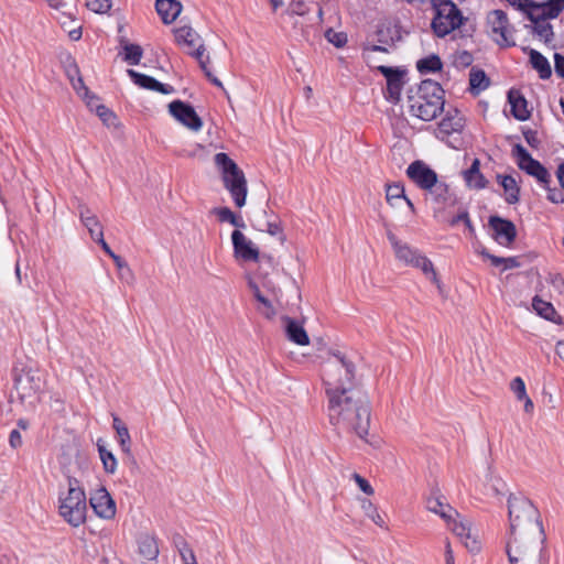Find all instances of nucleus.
Listing matches in <instances>:
<instances>
[{
  "mask_svg": "<svg viewBox=\"0 0 564 564\" xmlns=\"http://www.w3.org/2000/svg\"><path fill=\"white\" fill-rule=\"evenodd\" d=\"M510 532L506 552L510 564H550L546 534L538 508L525 497L508 500Z\"/></svg>",
  "mask_w": 564,
  "mask_h": 564,
  "instance_id": "nucleus-1",
  "label": "nucleus"
},
{
  "mask_svg": "<svg viewBox=\"0 0 564 564\" xmlns=\"http://www.w3.org/2000/svg\"><path fill=\"white\" fill-rule=\"evenodd\" d=\"M328 417L333 425L352 431L365 438L370 427V408L367 394L361 389L327 395Z\"/></svg>",
  "mask_w": 564,
  "mask_h": 564,
  "instance_id": "nucleus-2",
  "label": "nucleus"
},
{
  "mask_svg": "<svg viewBox=\"0 0 564 564\" xmlns=\"http://www.w3.org/2000/svg\"><path fill=\"white\" fill-rule=\"evenodd\" d=\"M87 497L78 479L68 477L67 489L58 494V514L74 528H78L86 522L87 518Z\"/></svg>",
  "mask_w": 564,
  "mask_h": 564,
  "instance_id": "nucleus-3",
  "label": "nucleus"
},
{
  "mask_svg": "<svg viewBox=\"0 0 564 564\" xmlns=\"http://www.w3.org/2000/svg\"><path fill=\"white\" fill-rule=\"evenodd\" d=\"M444 90L433 80H423L417 93L409 98L410 113L421 120L431 121L443 111Z\"/></svg>",
  "mask_w": 564,
  "mask_h": 564,
  "instance_id": "nucleus-4",
  "label": "nucleus"
},
{
  "mask_svg": "<svg viewBox=\"0 0 564 564\" xmlns=\"http://www.w3.org/2000/svg\"><path fill=\"white\" fill-rule=\"evenodd\" d=\"M355 365L344 355L337 352L325 362L323 381L326 395L346 391L347 388L357 389L354 384Z\"/></svg>",
  "mask_w": 564,
  "mask_h": 564,
  "instance_id": "nucleus-5",
  "label": "nucleus"
},
{
  "mask_svg": "<svg viewBox=\"0 0 564 564\" xmlns=\"http://www.w3.org/2000/svg\"><path fill=\"white\" fill-rule=\"evenodd\" d=\"M215 164L221 172L224 186L230 193L236 207L242 208L248 195L247 180L242 170L223 152L215 155Z\"/></svg>",
  "mask_w": 564,
  "mask_h": 564,
  "instance_id": "nucleus-6",
  "label": "nucleus"
},
{
  "mask_svg": "<svg viewBox=\"0 0 564 564\" xmlns=\"http://www.w3.org/2000/svg\"><path fill=\"white\" fill-rule=\"evenodd\" d=\"M13 388L22 405L34 409L40 402L42 379L40 372L31 367H14Z\"/></svg>",
  "mask_w": 564,
  "mask_h": 564,
  "instance_id": "nucleus-7",
  "label": "nucleus"
},
{
  "mask_svg": "<svg viewBox=\"0 0 564 564\" xmlns=\"http://www.w3.org/2000/svg\"><path fill=\"white\" fill-rule=\"evenodd\" d=\"M434 17L431 22L433 33L445 37L458 30L467 20L452 0H432Z\"/></svg>",
  "mask_w": 564,
  "mask_h": 564,
  "instance_id": "nucleus-8",
  "label": "nucleus"
},
{
  "mask_svg": "<svg viewBox=\"0 0 564 564\" xmlns=\"http://www.w3.org/2000/svg\"><path fill=\"white\" fill-rule=\"evenodd\" d=\"M387 237L399 261H402L406 265L420 269L427 279H430L438 289H441V281L438 280L434 265L429 258H426L417 249L412 248L408 243L399 240L393 232L388 231Z\"/></svg>",
  "mask_w": 564,
  "mask_h": 564,
  "instance_id": "nucleus-9",
  "label": "nucleus"
},
{
  "mask_svg": "<svg viewBox=\"0 0 564 564\" xmlns=\"http://www.w3.org/2000/svg\"><path fill=\"white\" fill-rule=\"evenodd\" d=\"M378 53H388V50L380 45H372L364 50V57L370 67L378 69L386 77L387 98L392 102H398L403 86V72L399 68L380 65L377 58Z\"/></svg>",
  "mask_w": 564,
  "mask_h": 564,
  "instance_id": "nucleus-10",
  "label": "nucleus"
},
{
  "mask_svg": "<svg viewBox=\"0 0 564 564\" xmlns=\"http://www.w3.org/2000/svg\"><path fill=\"white\" fill-rule=\"evenodd\" d=\"M175 41L178 45L185 47L186 52L194 56L198 63L200 68L204 70L205 75L218 87H221V82L212 76V73L207 68V62L209 61V56L205 58V47L199 34L193 30L191 26H181L174 31Z\"/></svg>",
  "mask_w": 564,
  "mask_h": 564,
  "instance_id": "nucleus-11",
  "label": "nucleus"
},
{
  "mask_svg": "<svg viewBox=\"0 0 564 564\" xmlns=\"http://www.w3.org/2000/svg\"><path fill=\"white\" fill-rule=\"evenodd\" d=\"M487 32L499 46H513V28L502 10H494L487 14Z\"/></svg>",
  "mask_w": 564,
  "mask_h": 564,
  "instance_id": "nucleus-12",
  "label": "nucleus"
},
{
  "mask_svg": "<svg viewBox=\"0 0 564 564\" xmlns=\"http://www.w3.org/2000/svg\"><path fill=\"white\" fill-rule=\"evenodd\" d=\"M512 155L522 171L535 177L544 185L550 183L551 175L547 170L539 161L534 160L523 145L514 144Z\"/></svg>",
  "mask_w": 564,
  "mask_h": 564,
  "instance_id": "nucleus-13",
  "label": "nucleus"
},
{
  "mask_svg": "<svg viewBox=\"0 0 564 564\" xmlns=\"http://www.w3.org/2000/svg\"><path fill=\"white\" fill-rule=\"evenodd\" d=\"M89 505L100 519L111 520L116 516V502L105 487H98L90 492Z\"/></svg>",
  "mask_w": 564,
  "mask_h": 564,
  "instance_id": "nucleus-14",
  "label": "nucleus"
},
{
  "mask_svg": "<svg viewBox=\"0 0 564 564\" xmlns=\"http://www.w3.org/2000/svg\"><path fill=\"white\" fill-rule=\"evenodd\" d=\"M170 113L184 127L197 132L203 127V120L195 109L182 100H174L169 105Z\"/></svg>",
  "mask_w": 564,
  "mask_h": 564,
  "instance_id": "nucleus-15",
  "label": "nucleus"
},
{
  "mask_svg": "<svg viewBox=\"0 0 564 564\" xmlns=\"http://www.w3.org/2000/svg\"><path fill=\"white\" fill-rule=\"evenodd\" d=\"M452 532L465 544L470 552H478L480 545L478 542L477 532L473 529L471 522L458 513L451 520Z\"/></svg>",
  "mask_w": 564,
  "mask_h": 564,
  "instance_id": "nucleus-16",
  "label": "nucleus"
},
{
  "mask_svg": "<svg viewBox=\"0 0 564 564\" xmlns=\"http://www.w3.org/2000/svg\"><path fill=\"white\" fill-rule=\"evenodd\" d=\"M231 241L234 247V257L238 261L257 262L260 253L257 246L240 230L236 229L231 234Z\"/></svg>",
  "mask_w": 564,
  "mask_h": 564,
  "instance_id": "nucleus-17",
  "label": "nucleus"
},
{
  "mask_svg": "<svg viewBox=\"0 0 564 564\" xmlns=\"http://www.w3.org/2000/svg\"><path fill=\"white\" fill-rule=\"evenodd\" d=\"M406 175L426 192L437 182V174L422 161L411 163L406 169Z\"/></svg>",
  "mask_w": 564,
  "mask_h": 564,
  "instance_id": "nucleus-18",
  "label": "nucleus"
},
{
  "mask_svg": "<svg viewBox=\"0 0 564 564\" xmlns=\"http://www.w3.org/2000/svg\"><path fill=\"white\" fill-rule=\"evenodd\" d=\"M489 225L494 230V237L498 243L509 246L517 236L516 226L510 221L498 216H491Z\"/></svg>",
  "mask_w": 564,
  "mask_h": 564,
  "instance_id": "nucleus-19",
  "label": "nucleus"
},
{
  "mask_svg": "<svg viewBox=\"0 0 564 564\" xmlns=\"http://www.w3.org/2000/svg\"><path fill=\"white\" fill-rule=\"evenodd\" d=\"M386 199L392 208H402L405 206L412 215L415 214L413 203L406 197L402 184L393 183L386 185Z\"/></svg>",
  "mask_w": 564,
  "mask_h": 564,
  "instance_id": "nucleus-20",
  "label": "nucleus"
},
{
  "mask_svg": "<svg viewBox=\"0 0 564 564\" xmlns=\"http://www.w3.org/2000/svg\"><path fill=\"white\" fill-rule=\"evenodd\" d=\"M564 11V0H547L542 3L533 2L529 19H555Z\"/></svg>",
  "mask_w": 564,
  "mask_h": 564,
  "instance_id": "nucleus-21",
  "label": "nucleus"
},
{
  "mask_svg": "<svg viewBox=\"0 0 564 564\" xmlns=\"http://www.w3.org/2000/svg\"><path fill=\"white\" fill-rule=\"evenodd\" d=\"M427 195L435 205L434 209L436 213H441L443 208L455 204V197L449 193L448 186L444 183L436 182L435 185L427 191Z\"/></svg>",
  "mask_w": 564,
  "mask_h": 564,
  "instance_id": "nucleus-22",
  "label": "nucleus"
},
{
  "mask_svg": "<svg viewBox=\"0 0 564 564\" xmlns=\"http://www.w3.org/2000/svg\"><path fill=\"white\" fill-rule=\"evenodd\" d=\"M128 75L135 85L144 89L159 91L163 95H170L174 93V88L172 86L162 84L151 76L138 73L133 69H128Z\"/></svg>",
  "mask_w": 564,
  "mask_h": 564,
  "instance_id": "nucleus-23",
  "label": "nucleus"
},
{
  "mask_svg": "<svg viewBox=\"0 0 564 564\" xmlns=\"http://www.w3.org/2000/svg\"><path fill=\"white\" fill-rule=\"evenodd\" d=\"M282 322L284 324L286 337L290 341L299 346H307L310 344V337L300 322L289 316L282 317Z\"/></svg>",
  "mask_w": 564,
  "mask_h": 564,
  "instance_id": "nucleus-24",
  "label": "nucleus"
},
{
  "mask_svg": "<svg viewBox=\"0 0 564 564\" xmlns=\"http://www.w3.org/2000/svg\"><path fill=\"white\" fill-rule=\"evenodd\" d=\"M182 3L177 0H156L155 9L163 23L171 24L182 12Z\"/></svg>",
  "mask_w": 564,
  "mask_h": 564,
  "instance_id": "nucleus-25",
  "label": "nucleus"
},
{
  "mask_svg": "<svg viewBox=\"0 0 564 564\" xmlns=\"http://www.w3.org/2000/svg\"><path fill=\"white\" fill-rule=\"evenodd\" d=\"M426 508L429 511L438 514L447 524L454 516L458 517V512L453 509L441 496H432L426 500Z\"/></svg>",
  "mask_w": 564,
  "mask_h": 564,
  "instance_id": "nucleus-26",
  "label": "nucleus"
},
{
  "mask_svg": "<svg viewBox=\"0 0 564 564\" xmlns=\"http://www.w3.org/2000/svg\"><path fill=\"white\" fill-rule=\"evenodd\" d=\"M78 215L93 240L97 238L96 232L104 234V228L97 215L88 206L80 204L78 206Z\"/></svg>",
  "mask_w": 564,
  "mask_h": 564,
  "instance_id": "nucleus-27",
  "label": "nucleus"
},
{
  "mask_svg": "<svg viewBox=\"0 0 564 564\" xmlns=\"http://www.w3.org/2000/svg\"><path fill=\"white\" fill-rule=\"evenodd\" d=\"M508 100L511 106V113L516 119L520 121L529 119L530 111L528 109V102L519 90L511 89L508 93Z\"/></svg>",
  "mask_w": 564,
  "mask_h": 564,
  "instance_id": "nucleus-28",
  "label": "nucleus"
},
{
  "mask_svg": "<svg viewBox=\"0 0 564 564\" xmlns=\"http://www.w3.org/2000/svg\"><path fill=\"white\" fill-rule=\"evenodd\" d=\"M532 306L536 314L541 317L558 325L563 323L562 317L557 314L554 306L550 302L543 301L539 296H534L532 300Z\"/></svg>",
  "mask_w": 564,
  "mask_h": 564,
  "instance_id": "nucleus-29",
  "label": "nucleus"
},
{
  "mask_svg": "<svg viewBox=\"0 0 564 564\" xmlns=\"http://www.w3.org/2000/svg\"><path fill=\"white\" fill-rule=\"evenodd\" d=\"M527 52V48H524ZM531 66L539 73L540 78L547 79L552 75V69L549 61L540 52L530 48L528 50Z\"/></svg>",
  "mask_w": 564,
  "mask_h": 564,
  "instance_id": "nucleus-30",
  "label": "nucleus"
},
{
  "mask_svg": "<svg viewBox=\"0 0 564 564\" xmlns=\"http://www.w3.org/2000/svg\"><path fill=\"white\" fill-rule=\"evenodd\" d=\"M249 288L251 289L256 300L259 302L258 311L265 318H269V319L273 318L275 316V310H274L271 301L262 294L259 285L256 282H253L252 280L249 281Z\"/></svg>",
  "mask_w": 564,
  "mask_h": 564,
  "instance_id": "nucleus-31",
  "label": "nucleus"
},
{
  "mask_svg": "<svg viewBox=\"0 0 564 564\" xmlns=\"http://www.w3.org/2000/svg\"><path fill=\"white\" fill-rule=\"evenodd\" d=\"M479 160L475 159L470 167L464 172V178L470 188L480 189L486 186V180L479 171Z\"/></svg>",
  "mask_w": 564,
  "mask_h": 564,
  "instance_id": "nucleus-32",
  "label": "nucleus"
},
{
  "mask_svg": "<svg viewBox=\"0 0 564 564\" xmlns=\"http://www.w3.org/2000/svg\"><path fill=\"white\" fill-rule=\"evenodd\" d=\"M533 26V34L544 43H550L553 39V28L547 21V19L544 18H538V19H529Z\"/></svg>",
  "mask_w": 564,
  "mask_h": 564,
  "instance_id": "nucleus-33",
  "label": "nucleus"
},
{
  "mask_svg": "<svg viewBox=\"0 0 564 564\" xmlns=\"http://www.w3.org/2000/svg\"><path fill=\"white\" fill-rule=\"evenodd\" d=\"M87 106L96 112V115L101 119V121L108 126H115L116 115L110 111L106 106L98 102V99L95 96H90L86 101Z\"/></svg>",
  "mask_w": 564,
  "mask_h": 564,
  "instance_id": "nucleus-34",
  "label": "nucleus"
},
{
  "mask_svg": "<svg viewBox=\"0 0 564 564\" xmlns=\"http://www.w3.org/2000/svg\"><path fill=\"white\" fill-rule=\"evenodd\" d=\"M139 553L148 561L155 560L159 555L156 541L151 535H142L139 539Z\"/></svg>",
  "mask_w": 564,
  "mask_h": 564,
  "instance_id": "nucleus-35",
  "label": "nucleus"
},
{
  "mask_svg": "<svg viewBox=\"0 0 564 564\" xmlns=\"http://www.w3.org/2000/svg\"><path fill=\"white\" fill-rule=\"evenodd\" d=\"M212 214L215 215L220 223H229L237 228H245L242 218L237 216L228 207H215L212 209Z\"/></svg>",
  "mask_w": 564,
  "mask_h": 564,
  "instance_id": "nucleus-36",
  "label": "nucleus"
},
{
  "mask_svg": "<svg viewBox=\"0 0 564 564\" xmlns=\"http://www.w3.org/2000/svg\"><path fill=\"white\" fill-rule=\"evenodd\" d=\"M469 85L473 93L479 94L489 86V79L484 70L471 68L469 73Z\"/></svg>",
  "mask_w": 564,
  "mask_h": 564,
  "instance_id": "nucleus-37",
  "label": "nucleus"
},
{
  "mask_svg": "<svg viewBox=\"0 0 564 564\" xmlns=\"http://www.w3.org/2000/svg\"><path fill=\"white\" fill-rule=\"evenodd\" d=\"M501 186L506 192V200L509 204H516L519 200V187L512 176H502Z\"/></svg>",
  "mask_w": 564,
  "mask_h": 564,
  "instance_id": "nucleus-38",
  "label": "nucleus"
},
{
  "mask_svg": "<svg viewBox=\"0 0 564 564\" xmlns=\"http://www.w3.org/2000/svg\"><path fill=\"white\" fill-rule=\"evenodd\" d=\"M417 69L421 73H433L441 70L442 68V61L437 55H431L426 58L420 59L417 62Z\"/></svg>",
  "mask_w": 564,
  "mask_h": 564,
  "instance_id": "nucleus-39",
  "label": "nucleus"
},
{
  "mask_svg": "<svg viewBox=\"0 0 564 564\" xmlns=\"http://www.w3.org/2000/svg\"><path fill=\"white\" fill-rule=\"evenodd\" d=\"M98 452L105 470L109 474H113L117 470V459L115 455L100 444H98Z\"/></svg>",
  "mask_w": 564,
  "mask_h": 564,
  "instance_id": "nucleus-40",
  "label": "nucleus"
},
{
  "mask_svg": "<svg viewBox=\"0 0 564 564\" xmlns=\"http://www.w3.org/2000/svg\"><path fill=\"white\" fill-rule=\"evenodd\" d=\"M463 128V119L460 117H447L440 122V129L446 134L458 132Z\"/></svg>",
  "mask_w": 564,
  "mask_h": 564,
  "instance_id": "nucleus-41",
  "label": "nucleus"
},
{
  "mask_svg": "<svg viewBox=\"0 0 564 564\" xmlns=\"http://www.w3.org/2000/svg\"><path fill=\"white\" fill-rule=\"evenodd\" d=\"M361 508L365 512V514L371 519L379 527H383L384 525V521L382 519V517L379 514L376 506L368 499H364L361 500Z\"/></svg>",
  "mask_w": 564,
  "mask_h": 564,
  "instance_id": "nucleus-42",
  "label": "nucleus"
},
{
  "mask_svg": "<svg viewBox=\"0 0 564 564\" xmlns=\"http://www.w3.org/2000/svg\"><path fill=\"white\" fill-rule=\"evenodd\" d=\"M124 59L131 65H138L142 57V48L137 44H127L124 46Z\"/></svg>",
  "mask_w": 564,
  "mask_h": 564,
  "instance_id": "nucleus-43",
  "label": "nucleus"
},
{
  "mask_svg": "<svg viewBox=\"0 0 564 564\" xmlns=\"http://www.w3.org/2000/svg\"><path fill=\"white\" fill-rule=\"evenodd\" d=\"M86 7L95 13L105 14L111 9L112 2L111 0H86Z\"/></svg>",
  "mask_w": 564,
  "mask_h": 564,
  "instance_id": "nucleus-44",
  "label": "nucleus"
},
{
  "mask_svg": "<svg viewBox=\"0 0 564 564\" xmlns=\"http://www.w3.org/2000/svg\"><path fill=\"white\" fill-rule=\"evenodd\" d=\"M66 74L72 83L73 88L77 91L79 96H82L86 101L89 99V90L85 86L82 76L74 77L72 76L70 70H66Z\"/></svg>",
  "mask_w": 564,
  "mask_h": 564,
  "instance_id": "nucleus-45",
  "label": "nucleus"
},
{
  "mask_svg": "<svg viewBox=\"0 0 564 564\" xmlns=\"http://www.w3.org/2000/svg\"><path fill=\"white\" fill-rule=\"evenodd\" d=\"M120 447L123 453H131V437L128 427H120L116 431Z\"/></svg>",
  "mask_w": 564,
  "mask_h": 564,
  "instance_id": "nucleus-46",
  "label": "nucleus"
},
{
  "mask_svg": "<svg viewBox=\"0 0 564 564\" xmlns=\"http://www.w3.org/2000/svg\"><path fill=\"white\" fill-rule=\"evenodd\" d=\"M510 390L513 392L518 401L528 395L525 383L521 377H516L511 380Z\"/></svg>",
  "mask_w": 564,
  "mask_h": 564,
  "instance_id": "nucleus-47",
  "label": "nucleus"
},
{
  "mask_svg": "<svg viewBox=\"0 0 564 564\" xmlns=\"http://www.w3.org/2000/svg\"><path fill=\"white\" fill-rule=\"evenodd\" d=\"M178 552L184 564H197L196 556L186 542H182Z\"/></svg>",
  "mask_w": 564,
  "mask_h": 564,
  "instance_id": "nucleus-48",
  "label": "nucleus"
},
{
  "mask_svg": "<svg viewBox=\"0 0 564 564\" xmlns=\"http://www.w3.org/2000/svg\"><path fill=\"white\" fill-rule=\"evenodd\" d=\"M352 478L362 492H365L368 496L373 495L375 490L367 479L361 477L359 474H354Z\"/></svg>",
  "mask_w": 564,
  "mask_h": 564,
  "instance_id": "nucleus-49",
  "label": "nucleus"
},
{
  "mask_svg": "<svg viewBox=\"0 0 564 564\" xmlns=\"http://www.w3.org/2000/svg\"><path fill=\"white\" fill-rule=\"evenodd\" d=\"M262 231L268 232L271 236L282 235V228L279 221H265L264 226L261 228Z\"/></svg>",
  "mask_w": 564,
  "mask_h": 564,
  "instance_id": "nucleus-50",
  "label": "nucleus"
},
{
  "mask_svg": "<svg viewBox=\"0 0 564 564\" xmlns=\"http://www.w3.org/2000/svg\"><path fill=\"white\" fill-rule=\"evenodd\" d=\"M459 221H464V224L468 227V229L473 230V226H471L470 219L468 217V213L466 210L460 212L457 216H455L448 220L451 226H455Z\"/></svg>",
  "mask_w": 564,
  "mask_h": 564,
  "instance_id": "nucleus-51",
  "label": "nucleus"
},
{
  "mask_svg": "<svg viewBox=\"0 0 564 564\" xmlns=\"http://www.w3.org/2000/svg\"><path fill=\"white\" fill-rule=\"evenodd\" d=\"M547 188V199L554 204H560L564 202V195L561 191L556 188H549L547 185H545Z\"/></svg>",
  "mask_w": 564,
  "mask_h": 564,
  "instance_id": "nucleus-52",
  "label": "nucleus"
},
{
  "mask_svg": "<svg viewBox=\"0 0 564 564\" xmlns=\"http://www.w3.org/2000/svg\"><path fill=\"white\" fill-rule=\"evenodd\" d=\"M262 286L270 293L272 294L273 296H278L280 294V289L279 286L270 279H268L267 276H263V281H262Z\"/></svg>",
  "mask_w": 564,
  "mask_h": 564,
  "instance_id": "nucleus-53",
  "label": "nucleus"
},
{
  "mask_svg": "<svg viewBox=\"0 0 564 564\" xmlns=\"http://www.w3.org/2000/svg\"><path fill=\"white\" fill-rule=\"evenodd\" d=\"M554 67L557 76L564 78V56L556 53L554 55Z\"/></svg>",
  "mask_w": 564,
  "mask_h": 564,
  "instance_id": "nucleus-54",
  "label": "nucleus"
},
{
  "mask_svg": "<svg viewBox=\"0 0 564 564\" xmlns=\"http://www.w3.org/2000/svg\"><path fill=\"white\" fill-rule=\"evenodd\" d=\"M96 236L97 238L94 239L95 242H97L98 245H100V247L102 248V250L109 254L110 257H112V254H115V252L110 249L109 245L106 242V240L104 239V234H98L96 232Z\"/></svg>",
  "mask_w": 564,
  "mask_h": 564,
  "instance_id": "nucleus-55",
  "label": "nucleus"
},
{
  "mask_svg": "<svg viewBox=\"0 0 564 564\" xmlns=\"http://www.w3.org/2000/svg\"><path fill=\"white\" fill-rule=\"evenodd\" d=\"M10 445L13 447V448H18L22 445V437H21V434L18 430H13L11 433H10Z\"/></svg>",
  "mask_w": 564,
  "mask_h": 564,
  "instance_id": "nucleus-56",
  "label": "nucleus"
},
{
  "mask_svg": "<svg viewBox=\"0 0 564 564\" xmlns=\"http://www.w3.org/2000/svg\"><path fill=\"white\" fill-rule=\"evenodd\" d=\"M329 42L334 43L337 47H340L346 42V36L343 33H334L333 37H330V34H327Z\"/></svg>",
  "mask_w": 564,
  "mask_h": 564,
  "instance_id": "nucleus-57",
  "label": "nucleus"
},
{
  "mask_svg": "<svg viewBox=\"0 0 564 564\" xmlns=\"http://www.w3.org/2000/svg\"><path fill=\"white\" fill-rule=\"evenodd\" d=\"M68 36L72 41H79L82 39V25L77 24L75 28L67 30Z\"/></svg>",
  "mask_w": 564,
  "mask_h": 564,
  "instance_id": "nucleus-58",
  "label": "nucleus"
},
{
  "mask_svg": "<svg viewBox=\"0 0 564 564\" xmlns=\"http://www.w3.org/2000/svg\"><path fill=\"white\" fill-rule=\"evenodd\" d=\"M445 564H455L454 554L448 540L445 542Z\"/></svg>",
  "mask_w": 564,
  "mask_h": 564,
  "instance_id": "nucleus-59",
  "label": "nucleus"
},
{
  "mask_svg": "<svg viewBox=\"0 0 564 564\" xmlns=\"http://www.w3.org/2000/svg\"><path fill=\"white\" fill-rule=\"evenodd\" d=\"M520 402H523V410L527 414H532L534 411V403L529 395L524 397Z\"/></svg>",
  "mask_w": 564,
  "mask_h": 564,
  "instance_id": "nucleus-60",
  "label": "nucleus"
},
{
  "mask_svg": "<svg viewBox=\"0 0 564 564\" xmlns=\"http://www.w3.org/2000/svg\"><path fill=\"white\" fill-rule=\"evenodd\" d=\"M112 260L115 261L116 265L118 269H123L126 268L127 269V272L132 275V272L131 270L129 269V267L127 265V263L118 256V254H112Z\"/></svg>",
  "mask_w": 564,
  "mask_h": 564,
  "instance_id": "nucleus-61",
  "label": "nucleus"
},
{
  "mask_svg": "<svg viewBox=\"0 0 564 564\" xmlns=\"http://www.w3.org/2000/svg\"><path fill=\"white\" fill-rule=\"evenodd\" d=\"M551 283L558 290H564V279L560 274H555L551 278Z\"/></svg>",
  "mask_w": 564,
  "mask_h": 564,
  "instance_id": "nucleus-62",
  "label": "nucleus"
},
{
  "mask_svg": "<svg viewBox=\"0 0 564 564\" xmlns=\"http://www.w3.org/2000/svg\"><path fill=\"white\" fill-rule=\"evenodd\" d=\"M556 175H557L561 186L564 188V163H561L558 165Z\"/></svg>",
  "mask_w": 564,
  "mask_h": 564,
  "instance_id": "nucleus-63",
  "label": "nucleus"
},
{
  "mask_svg": "<svg viewBox=\"0 0 564 564\" xmlns=\"http://www.w3.org/2000/svg\"><path fill=\"white\" fill-rule=\"evenodd\" d=\"M555 351L557 356L564 361V340H558L556 343Z\"/></svg>",
  "mask_w": 564,
  "mask_h": 564,
  "instance_id": "nucleus-64",
  "label": "nucleus"
}]
</instances>
